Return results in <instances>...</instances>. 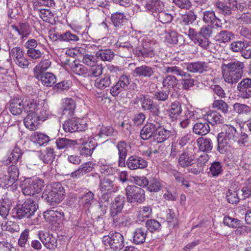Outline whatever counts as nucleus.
<instances>
[{
	"instance_id": "35",
	"label": "nucleus",
	"mask_w": 251,
	"mask_h": 251,
	"mask_svg": "<svg viewBox=\"0 0 251 251\" xmlns=\"http://www.w3.org/2000/svg\"><path fill=\"white\" fill-rule=\"evenodd\" d=\"M100 190L102 195L101 199L107 201L110 198L109 191L110 190V180L109 177H103L100 182Z\"/></svg>"
},
{
	"instance_id": "45",
	"label": "nucleus",
	"mask_w": 251,
	"mask_h": 251,
	"mask_svg": "<svg viewBox=\"0 0 251 251\" xmlns=\"http://www.w3.org/2000/svg\"><path fill=\"white\" fill-rule=\"evenodd\" d=\"M154 17L157 18L159 21L163 24L171 23L173 19L171 14L165 12L164 10L160 11L159 13L154 15Z\"/></svg>"
},
{
	"instance_id": "5",
	"label": "nucleus",
	"mask_w": 251,
	"mask_h": 251,
	"mask_svg": "<svg viewBox=\"0 0 251 251\" xmlns=\"http://www.w3.org/2000/svg\"><path fill=\"white\" fill-rule=\"evenodd\" d=\"M127 201L128 202L141 203L145 200V191L135 185H128L126 188Z\"/></svg>"
},
{
	"instance_id": "4",
	"label": "nucleus",
	"mask_w": 251,
	"mask_h": 251,
	"mask_svg": "<svg viewBox=\"0 0 251 251\" xmlns=\"http://www.w3.org/2000/svg\"><path fill=\"white\" fill-rule=\"evenodd\" d=\"M38 207L35 200L32 199H27L22 205L19 204L12 209V217L18 219L28 218L34 215Z\"/></svg>"
},
{
	"instance_id": "55",
	"label": "nucleus",
	"mask_w": 251,
	"mask_h": 251,
	"mask_svg": "<svg viewBox=\"0 0 251 251\" xmlns=\"http://www.w3.org/2000/svg\"><path fill=\"white\" fill-rule=\"evenodd\" d=\"M212 106L214 108L222 111L224 113L228 112V106L227 104L223 100H215L213 103Z\"/></svg>"
},
{
	"instance_id": "25",
	"label": "nucleus",
	"mask_w": 251,
	"mask_h": 251,
	"mask_svg": "<svg viewBox=\"0 0 251 251\" xmlns=\"http://www.w3.org/2000/svg\"><path fill=\"white\" fill-rule=\"evenodd\" d=\"M25 107V104H23V100L20 99L14 98L9 102L10 111L14 115H20Z\"/></svg>"
},
{
	"instance_id": "57",
	"label": "nucleus",
	"mask_w": 251,
	"mask_h": 251,
	"mask_svg": "<svg viewBox=\"0 0 251 251\" xmlns=\"http://www.w3.org/2000/svg\"><path fill=\"white\" fill-rule=\"evenodd\" d=\"M169 91L166 90H158L155 92L153 94V98L158 101H165L167 100L169 98Z\"/></svg>"
},
{
	"instance_id": "36",
	"label": "nucleus",
	"mask_w": 251,
	"mask_h": 251,
	"mask_svg": "<svg viewBox=\"0 0 251 251\" xmlns=\"http://www.w3.org/2000/svg\"><path fill=\"white\" fill-rule=\"evenodd\" d=\"M55 143L57 149L61 150L74 147L76 144V142L66 138H59L56 139Z\"/></svg>"
},
{
	"instance_id": "52",
	"label": "nucleus",
	"mask_w": 251,
	"mask_h": 251,
	"mask_svg": "<svg viewBox=\"0 0 251 251\" xmlns=\"http://www.w3.org/2000/svg\"><path fill=\"white\" fill-rule=\"evenodd\" d=\"M102 68L101 65H93L89 70H87V76L90 77H97L102 74Z\"/></svg>"
},
{
	"instance_id": "51",
	"label": "nucleus",
	"mask_w": 251,
	"mask_h": 251,
	"mask_svg": "<svg viewBox=\"0 0 251 251\" xmlns=\"http://www.w3.org/2000/svg\"><path fill=\"white\" fill-rule=\"evenodd\" d=\"M165 39L171 44H176L178 42V33L174 31L169 30L165 32Z\"/></svg>"
},
{
	"instance_id": "44",
	"label": "nucleus",
	"mask_w": 251,
	"mask_h": 251,
	"mask_svg": "<svg viewBox=\"0 0 251 251\" xmlns=\"http://www.w3.org/2000/svg\"><path fill=\"white\" fill-rule=\"evenodd\" d=\"M118 150L119 155V162L125 161V159L127 155V145L125 142L121 141L118 143L116 146Z\"/></svg>"
},
{
	"instance_id": "59",
	"label": "nucleus",
	"mask_w": 251,
	"mask_h": 251,
	"mask_svg": "<svg viewBox=\"0 0 251 251\" xmlns=\"http://www.w3.org/2000/svg\"><path fill=\"white\" fill-rule=\"evenodd\" d=\"M152 208L150 206H144L140 207L138 215L139 219L141 220V218H149L152 214Z\"/></svg>"
},
{
	"instance_id": "39",
	"label": "nucleus",
	"mask_w": 251,
	"mask_h": 251,
	"mask_svg": "<svg viewBox=\"0 0 251 251\" xmlns=\"http://www.w3.org/2000/svg\"><path fill=\"white\" fill-rule=\"evenodd\" d=\"M55 157L54 150L52 148H47L44 152L40 155V158L44 163L48 164L52 162Z\"/></svg>"
},
{
	"instance_id": "53",
	"label": "nucleus",
	"mask_w": 251,
	"mask_h": 251,
	"mask_svg": "<svg viewBox=\"0 0 251 251\" xmlns=\"http://www.w3.org/2000/svg\"><path fill=\"white\" fill-rule=\"evenodd\" d=\"M161 184L159 181L155 178H152L149 181L147 189L151 192H156L161 189Z\"/></svg>"
},
{
	"instance_id": "14",
	"label": "nucleus",
	"mask_w": 251,
	"mask_h": 251,
	"mask_svg": "<svg viewBox=\"0 0 251 251\" xmlns=\"http://www.w3.org/2000/svg\"><path fill=\"white\" fill-rule=\"evenodd\" d=\"M126 165L130 169H144L147 167L148 162L137 155L130 156L126 161Z\"/></svg>"
},
{
	"instance_id": "1",
	"label": "nucleus",
	"mask_w": 251,
	"mask_h": 251,
	"mask_svg": "<svg viewBox=\"0 0 251 251\" xmlns=\"http://www.w3.org/2000/svg\"><path fill=\"white\" fill-rule=\"evenodd\" d=\"M244 64L239 61H231L222 65V74L225 81L232 84L237 82L243 75Z\"/></svg>"
},
{
	"instance_id": "43",
	"label": "nucleus",
	"mask_w": 251,
	"mask_h": 251,
	"mask_svg": "<svg viewBox=\"0 0 251 251\" xmlns=\"http://www.w3.org/2000/svg\"><path fill=\"white\" fill-rule=\"evenodd\" d=\"M182 77L183 78L180 79L182 89L185 90H190L191 87L194 86L195 82L196 80L192 78L191 75L189 73H188L187 76Z\"/></svg>"
},
{
	"instance_id": "23",
	"label": "nucleus",
	"mask_w": 251,
	"mask_h": 251,
	"mask_svg": "<svg viewBox=\"0 0 251 251\" xmlns=\"http://www.w3.org/2000/svg\"><path fill=\"white\" fill-rule=\"evenodd\" d=\"M124 247V238L122 235L115 232L111 235V250L113 251H119Z\"/></svg>"
},
{
	"instance_id": "31",
	"label": "nucleus",
	"mask_w": 251,
	"mask_h": 251,
	"mask_svg": "<svg viewBox=\"0 0 251 251\" xmlns=\"http://www.w3.org/2000/svg\"><path fill=\"white\" fill-rule=\"evenodd\" d=\"M133 73L136 76L150 77L154 74V71L150 66L142 65L136 67Z\"/></svg>"
},
{
	"instance_id": "13",
	"label": "nucleus",
	"mask_w": 251,
	"mask_h": 251,
	"mask_svg": "<svg viewBox=\"0 0 251 251\" xmlns=\"http://www.w3.org/2000/svg\"><path fill=\"white\" fill-rule=\"evenodd\" d=\"M111 197H114V201L111 205V216L114 217L122 211L125 197L122 193H120L117 195L113 194Z\"/></svg>"
},
{
	"instance_id": "64",
	"label": "nucleus",
	"mask_w": 251,
	"mask_h": 251,
	"mask_svg": "<svg viewBox=\"0 0 251 251\" xmlns=\"http://www.w3.org/2000/svg\"><path fill=\"white\" fill-rule=\"evenodd\" d=\"M226 196L229 203L234 204L239 201L238 194L236 191L229 189L226 192Z\"/></svg>"
},
{
	"instance_id": "7",
	"label": "nucleus",
	"mask_w": 251,
	"mask_h": 251,
	"mask_svg": "<svg viewBox=\"0 0 251 251\" xmlns=\"http://www.w3.org/2000/svg\"><path fill=\"white\" fill-rule=\"evenodd\" d=\"M87 124L83 120L73 118L66 120L63 124V128L66 132L71 133L85 130Z\"/></svg>"
},
{
	"instance_id": "8",
	"label": "nucleus",
	"mask_w": 251,
	"mask_h": 251,
	"mask_svg": "<svg viewBox=\"0 0 251 251\" xmlns=\"http://www.w3.org/2000/svg\"><path fill=\"white\" fill-rule=\"evenodd\" d=\"M215 5L218 12L225 17L228 18L229 22H233L235 18V13L233 12V7L230 3V0L226 2L221 1H216Z\"/></svg>"
},
{
	"instance_id": "33",
	"label": "nucleus",
	"mask_w": 251,
	"mask_h": 251,
	"mask_svg": "<svg viewBox=\"0 0 251 251\" xmlns=\"http://www.w3.org/2000/svg\"><path fill=\"white\" fill-rule=\"evenodd\" d=\"M49 187L51 190L52 194H53L56 198L58 202H60L64 199L65 195L64 189L61 184L59 182H55L51 184Z\"/></svg>"
},
{
	"instance_id": "32",
	"label": "nucleus",
	"mask_w": 251,
	"mask_h": 251,
	"mask_svg": "<svg viewBox=\"0 0 251 251\" xmlns=\"http://www.w3.org/2000/svg\"><path fill=\"white\" fill-rule=\"evenodd\" d=\"M11 27L18 33L23 40L27 38L31 33L30 26L26 23H20L19 26L12 25Z\"/></svg>"
},
{
	"instance_id": "37",
	"label": "nucleus",
	"mask_w": 251,
	"mask_h": 251,
	"mask_svg": "<svg viewBox=\"0 0 251 251\" xmlns=\"http://www.w3.org/2000/svg\"><path fill=\"white\" fill-rule=\"evenodd\" d=\"M234 38V34L227 30H222L215 36V39L217 41L223 43L229 42Z\"/></svg>"
},
{
	"instance_id": "2",
	"label": "nucleus",
	"mask_w": 251,
	"mask_h": 251,
	"mask_svg": "<svg viewBox=\"0 0 251 251\" xmlns=\"http://www.w3.org/2000/svg\"><path fill=\"white\" fill-rule=\"evenodd\" d=\"M238 139L236 129L231 125H226L223 131L217 135V151L222 154L227 152L228 148Z\"/></svg>"
},
{
	"instance_id": "26",
	"label": "nucleus",
	"mask_w": 251,
	"mask_h": 251,
	"mask_svg": "<svg viewBox=\"0 0 251 251\" xmlns=\"http://www.w3.org/2000/svg\"><path fill=\"white\" fill-rule=\"evenodd\" d=\"M146 8L148 10L151 12L154 17V15L164 10V4L160 0H151L147 2Z\"/></svg>"
},
{
	"instance_id": "16",
	"label": "nucleus",
	"mask_w": 251,
	"mask_h": 251,
	"mask_svg": "<svg viewBox=\"0 0 251 251\" xmlns=\"http://www.w3.org/2000/svg\"><path fill=\"white\" fill-rule=\"evenodd\" d=\"M186 68L190 72L199 74L207 72L210 69L207 63L201 61L188 63Z\"/></svg>"
},
{
	"instance_id": "11",
	"label": "nucleus",
	"mask_w": 251,
	"mask_h": 251,
	"mask_svg": "<svg viewBox=\"0 0 251 251\" xmlns=\"http://www.w3.org/2000/svg\"><path fill=\"white\" fill-rule=\"evenodd\" d=\"M38 236L43 245L48 249H55L57 247V240L55 236L49 232L40 230Z\"/></svg>"
},
{
	"instance_id": "18",
	"label": "nucleus",
	"mask_w": 251,
	"mask_h": 251,
	"mask_svg": "<svg viewBox=\"0 0 251 251\" xmlns=\"http://www.w3.org/2000/svg\"><path fill=\"white\" fill-rule=\"evenodd\" d=\"M133 52L135 56L140 58H152L154 56V51L152 48L135 47Z\"/></svg>"
},
{
	"instance_id": "15",
	"label": "nucleus",
	"mask_w": 251,
	"mask_h": 251,
	"mask_svg": "<svg viewBox=\"0 0 251 251\" xmlns=\"http://www.w3.org/2000/svg\"><path fill=\"white\" fill-rule=\"evenodd\" d=\"M158 122L154 121L153 123H147L142 128L140 131V136L143 140H148L151 137L155 138V132L157 129Z\"/></svg>"
},
{
	"instance_id": "3",
	"label": "nucleus",
	"mask_w": 251,
	"mask_h": 251,
	"mask_svg": "<svg viewBox=\"0 0 251 251\" xmlns=\"http://www.w3.org/2000/svg\"><path fill=\"white\" fill-rule=\"evenodd\" d=\"M41 106L39 103L33 99H28L25 101V110L27 114L24 119V124L25 127L31 130H36L40 124V120L37 116L36 112L40 110Z\"/></svg>"
},
{
	"instance_id": "60",
	"label": "nucleus",
	"mask_w": 251,
	"mask_h": 251,
	"mask_svg": "<svg viewBox=\"0 0 251 251\" xmlns=\"http://www.w3.org/2000/svg\"><path fill=\"white\" fill-rule=\"evenodd\" d=\"M72 70L74 73L78 75H83L87 73V69L84 65L76 64L75 62L72 65Z\"/></svg>"
},
{
	"instance_id": "42",
	"label": "nucleus",
	"mask_w": 251,
	"mask_h": 251,
	"mask_svg": "<svg viewBox=\"0 0 251 251\" xmlns=\"http://www.w3.org/2000/svg\"><path fill=\"white\" fill-rule=\"evenodd\" d=\"M248 45L245 43V40L236 41L232 42L229 45V49L234 52H241L245 48H247Z\"/></svg>"
},
{
	"instance_id": "9",
	"label": "nucleus",
	"mask_w": 251,
	"mask_h": 251,
	"mask_svg": "<svg viewBox=\"0 0 251 251\" xmlns=\"http://www.w3.org/2000/svg\"><path fill=\"white\" fill-rule=\"evenodd\" d=\"M195 159V153L193 147L188 148L180 154L178 159V165L182 168L192 165Z\"/></svg>"
},
{
	"instance_id": "63",
	"label": "nucleus",
	"mask_w": 251,
	"mask_h": 251,
	"mask_svg": "<svg viewBox=\"0 0 251 251\" xmlns=\"http://www.w3.org/2000/svg\"><path fill=\"white\" fill-rule=\"evenodd\" d=\"M9 55L13 57L14 61L15 59H18L24 55V52L23 49L20 47H16L12 48L9 50Z\"/></svg>"
},
{
	"instance_id": "50",
	"label": "nucleus",
	"mask_w": 251,
	"mask_h": 251,
	"mask_svg": "<svg viewBox=\"0 0 251 251\" xmlns=\"http://www.w3.org/2000/svg\"><path fill=\"white\" fill-rule=\"evenodd\" d=\"M209 169L213 176H219L223 171L221 163L219 161H215L212 163Z\"/></svg>"
},
{
	"instance_id": "41",
	"label": "nucleus",
	"mask_w": 251,
	"mask_h": 251,
	"mask_svg": "<svg viewBox=\"0 0 251 251\" xmlns=\"http://www.w3.org/2000/svg\"><path fill=\"white\" fill-rule=\"evenodd\" d=\"M42 197L44 198L46 200L47 202L50 205H54L59 203L58 201H57L56 198L54 196L53 194H52L51 190H50L49 186L44 190Z\"/></svg>"
},
{
	"instance_id": "10",
	"label": "nucleus",
	"mask_w": 251,
	"mask_h": 251,
	"mask_svg": "<svg viewBox=\"0 0 251 251\" xmlns=\"http://www.w3.org/2000/svg\"><path fill=\"white\" fill-rule=\"evenodd\" d=\"M237 90L238 96L243 99H251V78L246 77L242 79L237 84Z\"/></svg>"
},
{
	"instance_id": "12",
	"label": "nucleus",
	"mask_w": 251,
	"mask_h": 251,
	"mask_svg": "<svg viewBox=\"0 0 251 251\" xmlns=\"http://www.w3.org/2000/svg\"><path fill=\"white\" fill-rule=\"evenodd\" d=\"M64 216V213L56 208L47 210L44 213V217L47 222L52 225L59 224L63 219Z\"/></svg>"
},
{
	"instance_id": "56",
	"label": "nucleus",
	"mask_w": 251,
	"mask_h": 251,
	"mask_svg": "<svg viewBox=\"0 0 251 251\" xmlns=\"http://www.w3.org/2000/svg\"><path fill=\"white\" fill-rule=\"evenodd\" d=\"M34 142L40 146L47 143L49 141V137L46 134L36 132L34 134Z\"/></svg>"
},
{
	"instance_id": "54",
	"label": "nucleus",
	"mask_w": 251,
	"mask_h": 251,
	"mask_svg": "<svg viewBox=\"0 0 251 251\" xmlns=\"http://www.w3.org/2000/svg\"><path fill=\"white\" fill-rule=\"evenodd\" d=\"M11 208L10 201H3L0 204V215L3 218L6 219L9 214Z\"/></svg>"
},
{
	"instance_id": "6",
	"label": "nucleus",
	"mask_w": 251,
	"mask_h": 251,
	"mask_svg": "<svg viewBox=\"0 0 251 251\" xmlns=\"http://www.w3.org/2000/svg\"><path fill=\"white\" fill-rule=\"evenodd\" d=\"M44 187V181L40 179L35 178L26 180L22 192L25 195L34 196L39 194Z\"/></svg>"
},
{
	"instance_id": "62",
	"label": "nucleus",
	"mask_w": 251,
	"mask_h": 251,
	"mask_svg": "<svg viewBox=\"0 0 251 251\" xmlns=\"http://www.w3.org/2000/svg\"><path fill=\"white\" fill-rule=\"evenodd\" d=\"M212 33V27L210 25L203 26L198 32V36L208 39L211 36Z\"/></svg>"
},
{
	"instance_id": "20",
	"label": "nucleus",
	"mask_w": 251,
	"mask_h": 251,
	"mask_svg": "<svg viewBox=\"0 0 251 251\" xmlns=\"http://www.w3.org/2000/svg\"><path fill=\"white\" fill-rule=\"evenodd\" d=\"M182 104L178 101L173 102L168 110V114L172 121L177 120L178 117L182 113Z\"/></svg>"
},
{
	"instance_id": "19",
	"label": "nucleus",
	"mask_w": 251,
	"mask_h": 251,
	"mask_svg": "<svg viewBox=\"0 0 251 251\" xmlns=\"http://www.w3.org/2000/svg\"><path fill=\"white\" fill-rule=\"evenodd\" d=\"M203 118L208 124H210L213 126L222 124L224 122L221 115L216 111H208L203 116Z\"/></svg>"
},
{
	"instance_id": "28",
	"label": "nucleus",
	"mask_w": 251,
	"mask_h": 251,
	"mask_svg": "<svg viewBox=\"0 0 251 251\" xmlns=\"http://www.w3.org/2000/svg\"><path fill=\"white\" fill-rule=\"evenodd\" d=\"M93 167L90 162L81 164L75 171L73 172L70 176L74 178H78L82 177L86 174L92 171Z\"/></svg>"
},
{
	"instance_id": "47",
	"label": "nucleus",
	"mask_w": 251,
	"mask_h": 251,
	"mask_svg": "<svg viewBox=\"0 0 251 251\" xmlns=\"http://www.w3.org/2000/svg\"><path fill=\"white\" fill-rule=\"evenodd\" d=\"M51 62L46 59L40 62L34 69V75L45 73L44 72L50 66Z\"/></svg>"
},
{
	"instance_id": "30",
	"label": "nucleus",
	"mask_w": 251,
	"mask_h": 251,
	"mask_svg": "<svg viewBox=\"0 0 251 251\" xmlns=\"http://www.w3.org/2000/svg\"><path fill=\"white\" fill-rule=\"evenodd\" d=\"M147 232V230L144 227L136 228L133 232L132 242L136 245L144 243L145 242Z\"/></svg>"
},
{
	"instance_id": "17",
	"label": "nucleus",
	"mask_w": 251,
	"mask_h": 251,
	"mask_svg": "<svg viewBox=\"0 0 251 251\" xmlns=\"http://www.w3.org/2000/svg\"><path fill=\"white\" fill-rule=\"evenodd\" d=\"M196 143L199 150L204 152H210L213 149L212 141L209 137L202 136L199 137L196 140Z\"/></svg>"
},
{
	"instance_id": "40",
	"label": "nucleus",
	"mask_w": 251,
	"mask_h": 251,
	"mask_svg": "<svg viewBox=\"0 0 251 251\" xmlns=\"http://www.w3.org/2000/svg\"><path fill=\"white\" fill-rule=\"evenodd\" d=\"M197 15L192 11H189L183 15L180 25H189L192 24L197 19Z\"/></svg>"
},
{
	"instance_id": "21",
	"label": "nucleus",
	"mask_w": 251,
	"mask_h": 251,
	"mask_svg": "<svg viewBox=\"0 0 251 251\" xmlns=\"http://www.w3.org/2000/svg\"><path fill=\"white\" fill-rule=\"evenodd\" d=\"M38 80H41L42 83L46 86L51 87L55 82V76L51 73H43L34 75Z\"/></svg>"
},
{
	"instance_id": "27",
	"label": "nucleus",
	"mask_w": 251,
	"mask_h": 251,
	"mask_svg": "<svg viewBox=\"0 0 251 251\" xmlns=\"http://www.w3.org/2000/svg\"><path fill=\"white\" fill-rule=\"evenodd\" d=\"M50 38L55 41H76L78 40V37L75 34H72L70 31L66 32L63 34L58 32H54L50 34Z\"/></svg>"
},
{
	"instance_id": "46",
	"label": "nucleus",
	"mask_w": 251,
	"mask_h": 251,
	"mask_svg": "<svg viewBox=\"0 0 251 251\" xmlns=\"http://www.w3.org/2000/svg\"><path fill=\"white\" fill-rule=\"evenodd\" d=\"M146 227L147 231L149 230L151 232L158 231L161 229V224L159 222L155 219L148 220L146 222Z\"/></svg>"
},
{
	"instance_id": "61",
	"label": "nucleus",
	"mask_w": 251,
	"mask_h": 251,
	"mask_svg": "<svg viewBox=\"0 0 251 251\" xmlns=\"http://www.w3.org/2000/svg\"><path fill=\"white\" fill-rule=\"evenodd\" d=\"M173 2L178 8L182 9L189 10L192 7L190 0H172Z\"/></svg>"
},
{
	"instance_id": "38",
	"label": "nucleus",
	"mask_w": 251,
	"mask_h": 251,
	"mask_svg": "<svg viewBox=\"0 0 251 251\" xmlns=\"http://www.w3.org/2000/svg\"><path fill=\"white\" fill-rule=\"evenodd\" d=\"M63 114L71 116L73 115L75 109V103L74 101L70 99H66L62 104Z\"/></svg>"
},
{
	"instance_id": "29",
	"label": "nucleus",
	"mask_w": 251,
	"mask_h": 251,
	"mask_svg": "<svg viewBox=\"0 0 251 251\" xmlns=\"http://www.w3.org/2000/svg\"><path fill=\"white\" fill-rule=\"evenodd\" d=\"M192 131L194 134L202 137L210 132V128L208 123L199 122L194 125Z\"/></svg>"
},
{
	"instance_id": "48",
	"label": "nucleus",
	"mask_w": 251,
	"mask_h": 251,
	"mask_svg": "<svg viewBox=\"0 0 251 251\" xmlns=\"http://www.w3.org/2000/svg\"><path fill=\"white\" fill-rule=\"evenodd\" d=\"M164 71L167 73L172 74L174 75H179L181 76H187L188 73L183 71L180 68L174 66L170 67H166L164 68Z\"/></svg>"
},
{
	"instance_id": "24",
	"label": "nucleus",
	"mask_w": 251,
	"mask_h": 251,
	"mask_svg": "<svg viewBox=\"0 0 251 251\" xmlns=\"http://www.w3.org/2000/svg\"><path fill=\"white\" fill-rule=\"evenodd\" d=\"M23 153V151L19 148L16 147L13 150L8 159L3 161V164L5 165H9L11 163L17 164L19 162L21 163Z\"/></svg>"
},
{
	"instance_id": "22",
	"label": "nucleus",
	"mask_w": 251,
	"mask_h": 251,
	"mask_svg": "<svg viewBox=\"0 0 251 251\" xmlns=\"http://www.w3.org/2000/svg\"><path fill=\"white\" fill-rule=\"evenodd\" d=\"M156 132H155V138L158 143H162L168 139L172 135L171 130L167 129L164 126L158 123Z\"/></svg>"
},
{
	"instance_id": "34",
	"label": "nucleus",
	"mask_w": 251,
	"mask_h": 251,
	"mask_svg": "<svg viewBox=\"0 0 251 251\" xmlns=\"http://www.w3.org/2000/svg\"><path fill=\"white\" fill-rule=\"evenodd\" d=\"M178 80L173 75H167L164 77L162 80V86L168 91L175 89L178 83Z\"/></svg>"
},
{
	"instance_id": "49",
	"label": "nucleus",
	"mask_w": 251,
	"mask_h": 251,
	"mask_svg": "<svg viewBox=\"0 0 251 251\" xmlns=\"http://www.w3.org/2000/svg\"><path fill=\"white\" fill-rule=\"evenodd\" d=\"M233 107L234 111L239 114H248L251 113V107L244 104L235 103L233 104Z\"/></svg>"
},
{
	"instance_id": "58",
	"label": "nucleus",
	"mask_w": 251,
	"mask_h": 251,
	"mask_svg": "<svg viewBox=\"0 0 251 251\" xmlns=\"http://www.w3.org/2000/svg\"><path fill=\"white\" fill-rule=\"evenodd\" d=\"M225 225L232 228H236L240 226L241 221L230 217H225L224 219Z\"/></svg>"
}]
</instances>
